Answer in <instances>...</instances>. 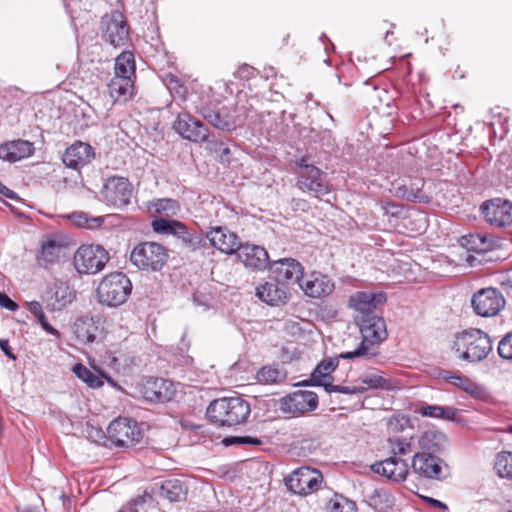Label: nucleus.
Returning <instances> with one entry per match:
<instances>
[{
    "mask_svg": "<svg viewBox=\"0 0 512 512\" xmlns=\"http://www.w3.org/2000/svg\"><path fill=\"white\" fill-rule=\"evenodd\" d=\"M0 348L4 352V354L6 356H8L10 359H13V360L16 359V356L11 351L8 340H4V339L0 340Z\"/></svg>",
    "mask_w": 512,
    "mask_h": 512,
    "instance_id": "obj_61",
    "label": "nucleus"
},
{
    "mask_svg": "<svg viewBox=\"0 0 512 512\" xmlns=\"http://www.w3.org/2000/svg\"><path fill=\"white\" fill-rule=\"evenodd\" d=\"M133 185L126 177H108L100 190L101 200L115 209H123L131 203Z\"/></svg>",
    "mask_w": 512,
    "mask_h": 512,
    "instance_id": "obj_7",
    "label": "nucleus"
},
{
    "mask_svg": "<svg viewBox=\"0 0 512 512\" xmlns=\"http://www.w3.org/2000/svg\"><path fill=\"white\" fill-rule=\"evenodd\" d=\"M412 469L420 477L427 479H439L442 473L440 459L426 453H418L413 457Z\"/></svg>",
    "mask_w": 512,
    "mask_h": 512,
    "instance_id": "obj_24",
    "label": "nucleus"
},
{
    "mask_svg": "<svg viewBox=\"0 0 512 512\" xmlns=\"http://www.w3.org/2000/svg\"><path fill=\"white\" fill-rule=\"evenodd\" d=\"M300 287L308 297L321 298L330 295L335 289V284L329 276L320 272H312L300 284Z\"/></svg>",
    "mask_w": 512,
    "mask_h": 512,
    "instance_id": "obj_20",
    "label": "nucleus"
},
{
    "mask_svg": "<svg viewBox=\"0 0 512 512\" xmlns=\"http://www.w3.org/2000/svg\"><path fill=\"white\" fill-rule=\"evenodd\" d=\"M497 351L502 359L512 360V333L506 334L500 340Z\"/></svg>",
    "mask_w": 512,
    "mask_h": 512,
    "instance_id": "obj_53",
    "label": "nucleus"
},
{
    "mask_svg": "<svg viewBox=\"0 0 512 512\" xmlns=\"http://www.w3.org/2000/svg\"><path fill=\"white\" fill-rule=\"evenodd\" d=\"M109 261L108 252L100 245H81L73 257V265L80 274H96Z\"/></svg>",
    "mask_w": 512,
    "mask_h": 512,
    "instance_id": "obj_8",
    "label": "nucleus"
},
{
    "mask_svg": "<svg viewBox=\"0 0 512 512\" xmlns=\"http://www.w3.org/2000/svg\"><path fill=\"white\" fill-rule=\"evenodd\" d=\"M356 323L362 340L355 350L343 352L340 357L345 360L376 357L379 354L380 344L388 336L385 320L381 316L366 315L357 316Z\"/></svg>",
    "mask_w": 512,
    "mask_h": 512,
    "instance_id": "obj_1",
    "label": "nucleus"
},
{
    "mask_svg": "<svg viewBox=\"0 0 512 512\" xmlns=\"http://www.w3.org/2000/svg\"><path fill=\"white\" fill-rule=\"evenodd\" d=\"M340 354L334 358L322 360L313 370L308 380L301 382L303 386H321L326 390V386L332 382L331 374L336 370L339 364Z\"/></svg>",
    "mask_w": 512,
    "mask_h": 512,
    "instance_id": "obj_23",
    "label": "nucleus"
},
{
    "mask_svg": "<svg viewBox=\"0 0 512 512\" xmlns=\"http://www.w3.org/2000/svg\"><path fill=\"white\" fill-rule=\"evenodd\" d=\"M503 295L495 288H483L471 298L473 311L481 317H494L505 307Z\"/></svg>",
    "mask_w": 512,
    "mask_h": 512,
    "instance_id": "obj_11",
    "label": "nucleus"
},
{
    "mask_svg": "<svg viewBox=\"0 0 512 512\" xmlns=\"http://www.w3.org/2000/svg\"><path fill=\"white\" fill-rule=\"evenodd\" d=\"M108 89L114 101H126L133 96L134 79L114 76L108 84Z\"/></svg>",
    "mask_w": 512,
    "mask_h": 512,
    "instance_id": "obj_33",
    "label": "nucleus"
},
{
    "mask_svg": "<svg viewBox=\"0 0 512 512\" xmlns=\"http://www.w3.org/2000/svg\"><path fill=\"white\" fill-rule=\"evenodd\" d=\"M68 219L79 228L96 229L100 227L104 221L103 216H89L85 212H74L68 215Z\"/></svg>",
    "mask_w": 512,
    "mask_h": 512,
    "instance_id": "obj_46",
    "label": "nucleus"
},
{
    "mask_svg": "<svg viewBox=\"0 0 512 512\" xmlns=\"http://www.w3.org/2000/svg\"><path fill=\"white\" fill-rule=\"evenodd\" d=\"M256 295L261 301L271 306L283 304L287 299L286 288L276 280L259 285L256 288Z\"/></svg>",
    "mask_w": 512,
    "mask_h": 512,
    "instance_id": "obj_28",
    "label": "nucleus"
},
{
    "mask_svg": "<svg viewBox=\"0 0 512 512\" xmlns=\"http://www.w3.org/2000/svg\"><path fill=\"white\" fill-rule=\"evenodd\" d=\"M102 361L118 373L125 372L133 364L132 357L122 350H107Z\"/></svg>",
    "mask_w": 512,
    "mask_h": 512,
    "instance_id": "obj_38",
    "label": "nucleus"
},
{
    "mask_svg": "<svg viewBox=\"0 0 512 512\" xmlns=\"http://www.w3.org/2000/svg\"><path fill=\"white\" fill-rule=\"evenodd\" d=\"M206 238L215 249L228 255L234 254L240 245L237 234L222 226L211 228Z\"/></svg>",
    "mask_w": 512,
    "mask_h": 512,
    "instance_id": "obj_19",
    "label": "nucleus"
},
{
    "mask_svg": "<svg viewBox=\"0 0 512 512\" xmlns=\"http://www.w3.org/2000/svg\"><path fill=\"white\" fill-rule=\"evenodd\" d=\"M0 306L9 310V311H16L18 308V305L5 293L0 292Z\"/></svg>",
    "mask_w": 512,
    "mask_h": 512,
    "instance_id": "obj_57",
    "label": "nucleus"
},
{
    "mask_svg": "<svg viewBox=\"0 0 512 512\" xmlns=\"http://www.w3.org/2000/svg\"><path fill=\"white\" fill-rule=\"evenodd\" d=\"M135 59L130 51H124L115 59L114 76L135 79Z\"/></svg>",
    "mask_w": 512,
    "mask_h": 512,
    "instance_id": "obj_40",
    "label": "nucleus"
},
{
    "mask_svg": "<svg viewBox=\"0 0 512 512\" xmlns=\"http://www.w3.org/2000/svg\"><path fill=\"white\" fill-rule=\"evenodd\" d=\"M181 223L182 222H180L178 220H173L165 235L166 236H169V235L175 236L177 233H179L178 229H180Z\"/></svg>",
    "mask_w": 512,
    "mask_h": 512,
    "instance_id": "obj_63",
    "label": "nucleus"
},
{
    "mask_svg": "<svg viewBox=\"0 0 512 512\" xmlns=\"http://www.w3.org/2000/svg\"><path fill=\"white\" fill-rule=\"evenodd\" d=\"M481 213L487 223L497 228L512 226V202L494 198L483 202Z\"/></svg>",
    "mask_w": 512,
    "mask_h": 512,
    "instance_id": "obj_13",
    "label": "nucleus"
},
{
    "mask_svg": "<svg viewBox=\"0 0 512 512\" xmlns=\"http://www.w3.org/2000/svg\"><path fill=\"white\" fill-rule=\"evenodd\" d=\"M63 249L62 241L51 236L46 237L41 241L40 251L36 257L38 265L45 269L50 268L60 260Z\"/></svg>",
    "mask_w": 512,
    "mask_h": 512,
    "instance_id": "obj_26",
    "label": "nucleus"
},
{
    "mask_svg": "<svg viewBox=\"0 0 512 512\" xmlns=\"http://www.w3.org/2000/svg\"><path fill=\"white\" fill-rule=\"evenodd\" d=\"M424 183L422 180H410L409 184H403L396 188V196L407 201L427 203L429 197L423 192Z\"/></svg>",
    "mask_w": 512,
    "mask_h": 512,
    "instance_id": "obj_34",
    "label": "nucleus"
},
{
    "mask_svg": "<svg viewBox=\"0 0 512 512\" xmlns=\"http://www.w3.org/2000/svg\"><path fill=\"white\" fill-rule=\"evenodd\" d=\"M250 412V404L238 396L216 399L207 408V416L212 422L228 427L244 423Z\"/></svg>",
    "mask_w": 512,
    "mask_h": 512,
    "instance_id": "obj_3",
    "label": "nucleus"
},
{
    "mask_svg": "<svg viewBox=\"0 0 512 512\" xmlns=\"http://www.w3.org/2000/svg\"><path fill=\"white\" fill-rule=\"evenodd\" d=\"M97 331V321L93 317H80L74 323V333L78 340L83 343L94 342Z\"/></svg>",
    "mask_w": 512,
    "mask_h": 512,
    "instance_id": "obj_37",
    "label": "nucleus"
},
{
    "mask_svg": "<svg viewBox=\"0 0 512 512\" xmlns=\"http://www.w3.org/2000/svg\"><path fill=\"white\" fill-rule=\"evenodd\" d=\"M372 468L376 473L395 482L404 481L409 471L407 463L395 456L374 464Z\"/></svg>",
    "mask_w": 512,
    "mask_h": 512,
    "instance_id": "obj_27",
    "label": "nucleus"
},
{
    "mask_svg": "<svg viewBox=\"0 0 512 512\" xmlns=\"http://www.w3.org/2000/svg\"><path fill=\"white\" fill-rule=\"evenodd\" d=\"M443 378L450 384L460 388L461 390H463L464 392L473 397L479 398L483 396L485 393V390L482 385H479L478 383H476L475 381L466 376L457 375L452 372L446 371L443 374Z\"/></svg>",
    "mask_w": 512,
    "mask_h": 512,
    "instance_id": "obj_32",
    "label": "nucleus"
},
{
    "mask_svg": "<svg viewBox=\"0 0 512 512\" xmlns=\"http://www.w3.org/2000/svg\"><path fill=\"white\" fill-rule=\"evenodd\" d=\"M235 253L246 268L263 270L269 264V255L266 249L255 244L240 243Z\"/></svg>",
    "mask_w": 512,
    "mask_h": 512,
    "instance_id": "obj_18",
    "label": "nucleus"
},
{
    "mask_svg": "<svg viewBox=\"0 0 512 512\" xmlns=\"http://www.w3.org/2000/svg\"><path fill=\"white\" fill-rule=\"evenodd\" d=\"M160 494L171 502H177L185 497L186 490L182 481L178 479H169L162 483Z\"/></svg>",
    "mask_w": 512,
    "mask_h": 512,
    "instance_id": "obj_43",
    "label": "nucleus"
},
{
    "mask_svg": "<svg viewBox=\"0 0 512 512\" xmlns=\"http://www.w3.org/2000/svg\"><path fill=\"white\" fill-rule=\"evenodd\" d=\"M232 93L233 90L226 81L216 80L208 88L206 99L204 97L201 98L199 105H209L211 108L216 109V107L231 96Z\"/></svg>",
    "mask_w": 512,
    "mask_h": 512,
    "instance_id": "obj_31",
    "label": "nucleus"
},
{
    "mask_svg": "<svg viewBox=\"0 0 512 512\" xmlns=\"http://www.w3.org/2000/svg\"><path fill=\"white\" fill-rule=\"evenodd\" d=\"M76 298V291L68 283L64 281H58L54 285V292L48 302V306L51 310L57 311L70 305Z\"/></svg>",
    "mask_w": 512,
    "mask_h": 512,
    "instance_id": "obj_29",
    "label": "nucleus"
},
{
    "mask_svg": "<svg viewBox=\"0 0 512 512\" xmlns=\"http://www.w3.org/2000/svg\"><path fill=\"white\" fill-rule=\"evenodd\" d=\"M326 392L332 393H342L347 395H353V394H362L366 392V387L359 386V385H333L332 383L330 385L326 386Z\"/></svg>",
    "mask_w": 512,
    "mask_h": 512,
    "instance_id": "obj_52",
    "label": "nucleus"
},
{
    "mask_svg": "<svg viewBox=\"0 0 512 512\" xmlns=\"http://www.w3.org/2000/svg\"><path fill=\"white\" fill-rule=\"evenodd\" d=\"M283 373L275 367L265 366L257 373V379L259 382L265 384H272L281 381Z\"/></svg>",
    "mask_w": 512,
    "mask_h": 512,
    "instance_id": "obj_49",
    "label": "nucleus"
},
{
    "mask_svg": "<svg viewBox=\"0 0 512 512\" xmlns=\"http://www.w3.org/2000/svg\"><path fill=\"white\" fill-rule=\"evenodd\" d=\"M172 128L183 139L196 143L206 141L209 136L206 125L188 112L178 113Z\"/></svg>",
    "mask_w": 512,
    "mask_h": 512,
    "instance_id": "obj_14",
    "label": "nucleus"
},
{
    "mask_svg": "<svg viewBox=\"0 0 512 512\" xmlns=\"http://www.w3.org/2000/svg\"><path fill=\"white\" fill-rule=\"evenodd\" d=\"M94 157L95 152L90 144L76 141L66 149L62 160L67 167L78 169L89 164Z\"/></svg>",
    "mask_w": 512,
    "mask_h": 512,
    "instance_id": "obj_21",
    "label": "nucleus"
},
{
    "mask_svg": "<svg viewBox=\"0 0 512 512\" xmlns=\"http://www.w3.org/2000/svg\"><path fill=\"white\" fill-rule=\"evenodd\" d=\"M326 512H357V506L354 501L341 495L334 494L326 503Z\"/></svg>",
    "mask_w": 512,
    "mask_h": 512,
    "instance_id": "obj_45",
    "label": "nucleus"
},
{
    "mask_svg": "<svg viewBox=\"0 0 512 512\" xmlns=\"http://www.w3.org/2000/svg\"><path fill=\"white\" fill-rule=\"evenodd\" d=\"M387 301L386 294L383 292L370 293V292H356L350 297L349 305L361 316L373 315V311Z\"/></svg>",
    "mask_w": 512,
    "mask_h": 512,
    "instance_id": "obj_22",
    "label": "nucleus"
},
{
    "mask_svg": "<svg viewBox=\"0 0 512 512\" xmlns=\"http://www.w3.org/2000/svg\"><path fill=\"white\" fill-rule=\"evenodd\" d=\"M72 371L79 380L84 382L91 389H98L104 385L100 377V371L94 373L82 363L75 364L72 367Z\"/></svg>",
    "mask_w": 512,
    "mask_h": 512,
    "instance_id": "obj_42",
    "label": "nucleus"
},
{
    "mask_svg": "<svg viewBox=\"0 0 512 512\" xmlns=\"http://www.w3.org/2000/svg\"><path fill=\"white\" fill-rule=\"evenodd\" d=\"M460 244L468 251L485 253L491 250L493 241L485 234L476 233L463 236L460 240Z\"/></svg>",
    "mask_w": 512,
    "mask_h": 512,
    "instance_id": "obj_39",
    "label": "nucleus"
},
{
    "mask_svg": "<svg viewBox=\"0 0 512 512\" xmlns=\"http://www.w3.org/2000/svg\"><path fill=\"white\" fill-rule=\"evenodd\" d=\"M254 75L255 69L247 64L241 65L235 73V76L241 80H249L253 78Z\"/></svg>",
    "mask_w": 512,
    "mask_h": 512,
    "instance_id": "obj_55",
    "label": "nucleus"
},
{
    "mask_svg": "<svg viewBox=\"0 0 512 512\" xmlns=\"http://www.w3.org/2000/svg\"><path fill=\"white\" fill-rule=\"evenodd\" d=\"M131 291L130 279L122 272H114L101 279L96 289V298L100 304L115 308L128 300Z\"/></svg>",
    "mask_w": 512,
    "mask_h": 512,
    "instance_id": "obj_4",
    "label": "nucleus"
},
{
    "mask_svg": "<svg viewBox=\"0 0 512 512\" xmlns=\"http://www.w3.org/2000/svg\"><path fill=\"white\" fill-rule=\"evenodd\" d=\"M240 441L242 442V445H252V446H257L262 443V441L260 439H258L257 437H253V436H241Z\"/></svg>",
    "mask_w": 512,
    "mask_h": 512,
    "instance_id": "obj_62",
    "label": "nucleus"
},
{
    "mask_svg": "<svg viewBox=\"0 0 512 512\" xmlns=\"http://www.w3.org/2000/svg\"><path fill=\"white\" fill-rule=\"evenodd\" d=\"M502 285L509 295L512 294V268L507 272Z\"/></svg>",
    "mask_w": 512,
    "mask_h": 512,
    "instance_id": "obj_60",
    "label": "nucleus"
},
{
    "mask_svg": "<svg viewBox=\"0 0 512 512\" xmlns=\"http://www.w3.org/2000/svg\"><path fill=\"white\" fill-rule=\"evenodd\" d=\"M298 187L320 197L330 193L331 186L326 180V174L314 165L307 164L304 159L297 162Z\"/></svg>",
    "mask_w": 512,
    "mask_h": 512,
    "instance_id": "obj_9",
    "label": "nucleus"
},
{
    "mask_svg": "<svg viewBox=\"0 0 512 512\" xmlns=\"http://www.w3.org/2000/svg\"><path fill=\"white\" fill-rule=\"evenodd\" d=\"M452 348L459 359L475 363L485 359L492 351V340L482 330L469 329L455 335Z\"/></svg>",
    "mask_w": 512,
    "mask_h": 512,
    "instance_id": "obj_2",
    "label": "nucleus"
},
{
    "mask_svg": "<svg viewBox=\"0 0 512 512\" xmlns=\"http://www.w3.org/2000/svg\"><path fill=\"white\" fill-rule=\"evenodd\" d=\"M415 413L422 417L443 419L448 421L459 422L460 411L454 407L429 405L421 403L415 409Z\"/></svg>",
    "mask_w": 512,
    "mask_h": 512,
    "instance_id": "obj_30",
    "label": "nucleus"
},
{
    "mask_svg": "<svg viewBox=\"0 0 512 512\" xmlns=\"http://www.w3.org/2000/svg\"><path fill=\"white\" fill-rule=\"evenodd\" d=\"M0 194L5 196L8 199H11L14 201H20L19 196L13 190L6 187L1 181H0Z\"/></svg>",
    "mask_w": 512,
    "mask_h": 512,
    "instance_id": "obj_58",
    "label": "nucleus"
},
{
    "mask_svg": "<svg viewBox=\"0 0 512 512\" xmlns=\"http://www.w3.org/2000/svg\"><path fill=\"white\" fill-rule=\"evenodd\" d=\"M168 250L157 242H141L130 254V261L138 269L146 272L160 271L168 261Z\"/></svg>",
    "mask_w": 512,
    "mask_h": 512,
    "instance_id": "obj_6",
    "label": "nucleus"
},
{
    "mask_svg": "<svg viewBox=\"0 0 512 512\" xmlns=\"http://www.w3.org/2000/svg\"><path fill=\"white\" fill-rule=\"evenodd\" d=\"M322 481V474L318 470L304 466L288 475L285 478V485L293 494L307 496L316 492Z\"/></svg>",
    "mask_w": 512,
    "mask_h": 512,
    "instance_id": "obj_10",
    "label": "nucleus"
},
{
    "mask_svg": "<svg viewBox=\"0 0 512 512\" xmlns=\"http://www.w3.org/2000/svg\"><path fill=\"white\" fill-rule=\"evenodd\" d=\"M39 324L48 334H51L56 337L60 336L59 331L57 329H55L52 325H50V323L47 321L46 317L44 318V320L40 321Z\"/></svg>",
    "mask_w": 512,
    "mask_h": 512,
    "instance_id": "obj_59",
    "label": "nucleus"
},
{
    "mask_svg": "<svg viewBox=\"0 0 512 512\" xmlns=\"http://www.w3.org/2000/svg\"><path fill=\"white\" fill-rule=\"evenodd\" d=\"M196 109L211 125L223 131L235 130L243 125L247 118V108L244 105L223 106L221 109H213L209 105H198Z\"/></svg>",
    "mask_w": 512,
    "mask_h": 512,
    "instance_id": "obj_5",
    "label": "nucleus"
},
{
    "mask_svg": "<svg viewBox=\"0 0 512 512\" xmlns=\"http://www.w3.org/2000/svg\"><path fill=\"white\" fill-rule=\"evenodd\" d=\"M161 79L174 98H179L181 101H186L188 96L187 87L176 75L172 73H164L161 76Z\"/></svg>",
    "mask_w": 512,
    "mask_h": 512,
    "instance_id": "obj_44",
    "label": "nucleus"
},
{
    "mask_svg": "<svg viewBox=\"0 0 512 512\" xmlns=\"http://www.w3.org/2000/svg\"><path fill=\"white\" fill-rule=\"evenodd\" d=\"M390 447L395 455H406L411 452V443L404 437H393L389 439Z\"/></svg>",
    "mask_w": 512,
    "mask_h": 512,
    "instance_id": "obj_50",
    "label": "nucleus"
},
{
    "mask_svg": "<svg viewBox=\"0 0 512 512\" xmlns=\"http://www.w3.org/2000/svg\"><path fill=\"white\" fill-rule=\"evenodd\" d=\"M240 440H241V436H229V437H225L222 440V443L225 446H231V445H236V444L242 445V442Z\"/></svg>",
    "mask_w": 512,
    "mask_h": 512,
    "instance_id": "obj_64",
    "label": "nucleus"
},
{
    "mask_svg": "<svg viewBox=\"0 0 512 512\" xmlns=\"http://www.w3.org/2000/svg\"><path fill=\"white\" fill-rule=\"evenodd\" d=\"M317 406V394L308 390H297L280 399V410L283 413L304 414L315 410Z\"/></svg>",
    "mask_w": 512,
    "mask_h": 512,
    "instance_id": "obj_15",
    "label": "nucleus"
},
{
    "mask_svg": "<svg viewBox=\"0 0 512 512\" xmlns=\"http://www.w3.org/2000/svg\"><path fill=\"white\" fill-rule=\"evenodd\" d=\"M179 233L175 235L181 242L188 248L196 249L201 244V238L194 232H191L188 227L181 223Z\"/></svg>",
    "mask_w": 512,
    "mask_h": 512,
    "instance_id": "obj_48",
    "label": "nucleus"
},
{
    "mask_svg": "<svg viewBox=\"0 0 512 512\" xmlns=\"http://www.w3.org/2000/svg\"><path fill=\"white\" fill-rule=\"evenodd\" d=\"M141 396L149 402H167L176 394L175 384L163 378H149L139 386Z\"/></svg>",
    "mask_w": 512,
    "mask_h": 512,
    "instance_id": "obj_16",
    "label": "nucleus"
},
{
    "mask_svg": "<svg viewBox=\"0 0 512 512\" xmlns=\"http://www.w3.org/2000/svg\"><path fill=\"white\" fill-rule=\"evenodd\" d=\"M360 385L366 387V391L368 389H380L384 391H395L401 388V383L399 380L394 378H387L382 375L377 374H369L361 377L359 379Z\"/></svg>",
    "mask_w": 512,
    "mask_h": 512,
    "instance_id": "obj_35",
    "label": "nucleus"
},
{
    "mask_svg": "<svg viewBox=\"0 0 512 512\" xmlns=\"http://www.w3.org/2000/svg\"><path fill=\"white\" fill-rule=\"evenodd\" d=\"M28 310L32 313L38 320V322L44 320L45 313L43 311L42 305L38 301H31L27 303Z\"/></svg>",
    "mask_w": 512,
    "mask_h": 512,
    "instance_id": "obj_56",
    "label": "nucleus"
},
{
    "mask_svg": "<svg viewBox=\"0 0 512 512\" xmlns=\"http://www.w3.org/2000/svg\"><path fill=\"white\" fill-rule=\"evenodd\" d=\"M148 209L151 213L170 218L178 215L180 212V204L177 200L174 199L161 198L151 201L148 204Z\"/></svg>",
    "mask_w": 512,
    "mask_h": 512,
    "instance_id": "obj_41",
    "label": "nucleus"
},
{
    "mask_svg": "<svg viewBox=\"0 0 512 512\" xmlns=\"http://www.w3.org/2000/svg\"><path fill=\"white\" fill-rule=\"evenodd\" d=\"M107 434L110 441L118 447L133 446L142 438L137 423L127 418L112 421L107 428Z\"/></svg>",
    "mask_w": 512,
    "mask_h": 512,
    "instance_id": "obj_12",
    "label": "nucleus"
},
{
    "mask_svg": "<svg viewBox=\"0 0 512 512\" xmlns=\"http://www.w3.org/2000/svg\"><path fill=\"white\" fill-rule=\"evenodd\" d=\"M100 26L104 32H129L126 16L119 9L111 10L103 15Z\"/></svg>",
    "mask_w": 512,
    "mask_h": 512,
    "instance_id": "obj_36",
    "label": "nucleus"
},
{
    "mask_svg": "<svg viewBox=\"0 0 512 512\" xmlns=\"http://www.w3.org/2000/svg\"><path fill=\"white\" fill-rule=\"evenodd\" d=\"M172 221V219L166 217L154 218L151 222V227L155 233L165 235Z\"/></svg>",
    "mask_w": 512,
    "mask_h": 512,
    "instance_id": "obj_54",
    "label": "nucleus"
},
{
    "mask_svg": "<svg viewBox=\"0 0 512 512\" xmlns=\"http://www.w3.org/2000/svg\"><path fill=\"white\" fill-rule=\"evenodd\" d=\"M444 440V434L440 432L427 431L421 436L419 443L421 447L431 449L438 446L439 443Z\"/></svg>",
    "mask_w": 512,
    "mask_h": 512,
    "instance_id": "obj_51",
    "label": "nucleus"
},
{
    "mask_svg": "<svg viewBox=\"0 0 512 512\" xmlns=\"http://www.w3.org/2000/svg\"><path fill=\"white\" fill-rule=\"evenodd\" d=\"M494 469L499 477L512 479V452H500L496 457Z\"/></svg>",
    "mask_w": 512,
    "mask_h": 512,
    "instance_id": "obj_47",
    "label": "nucleus"
},
{
    "mask_svg": "<svg viewBox=\"0 0 512 512\" xmlns=\"http://www.w3.org/2000/svg\"><path fill=\"white\" fill-rule=\"evenodd\" d=\"M269 269L274 279L282 285L284 283H297L303 277L302 265L293 258L274 261L269 265Z\"/></svg>",
    "mask_w": 512,
    "mask_h": 512,
    "instance_id": "obj_17",
    "label": "nucleus"
},
{
    "mask_svg": "<svg viewBox=\"0 0 512 512\" xmlns=\"http://www.w3.org/2000/svg\"><path fill=\"white\" fill-rule=\"evenodd\" d=\"M34 150V144L28 140L9 141L0 145V159L14 163L30 157Z\"/></svg>",
    "mask_w": 512,
    "mask_h": 512,
    "instance_id": "obj_25",
    "label": "nucleus"
}]
</instances>
